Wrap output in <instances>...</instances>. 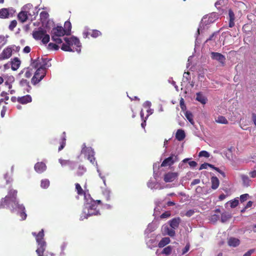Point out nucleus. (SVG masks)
Returning a JSON list of instances; mask_svg holds the SVG:
<instances>
[{"instance_id":"58","label":"nucleus","mask_w":256,"mask_h":256,"mask_svg":"<svg viewBox=\"0 0 256 256\" xmlns=\"http://www.w3.org/2000/svg\"><path fill=\"white\" fill-rule=\"evenodd\" d=\"M180 105L182 110H184L186 108V106L184 105V100L183 98H182L180 100Z\"/></svg>"},{"instance_id":"62","label":"nucleus","mask_w":256,"mask_h":256,"mask_svg":"<svg viewBox=\"0 0 256 256\" xmlns=\"http://www.w3.org/2000/svg\"><path fill=\"white\" fill-rule=\"evenodd\" d=\"M23 51L25 53H29L30 51V48L28 46H26L24 48Z\"/></svg>"},{"instance_id":"20","label":"nucleus","mask_w":256,"mask_h":256,"mask_svg":"<svg viewBox=\"0 0 256 256\" xmlns=\"http://www.w3.org/2000/svg\"><path fill=\"white\" fill-rule=\"evenodd\" d=\"M10 202L12 201L10 198V196H6L4 198L1 199L0 200V208H5L6 206H8Z\"/></svg>"},{"instance_id":"56","label":"nucleus","mask_w":256,"mask_h":256,"mask_svg":"<svg viewBox=\"0 0 256 256\" xmlns=\"http://www.w3.org/2000/svg\"><path fill=\"white\" fill-rule=\"evenodd\" d=\"M90 35V32L88 31H84L82 33V36L84 38H88Z\"/></svg>"},{"instance_id":"57","label":"nucleus","mask_w":256,"mask_h":256,"mask_svg":"<svg viewBox=\"0 0 256 256\" xmlns=\"http://www.w3.org/2000/svg\"><path fill=\"white\" fill-rule=\"evenodd\" d=\"M189 249H190L189 245H188V244L186 245V246L182 250V254H185L186 252H187L188 251Z\"/></svg>"},{"instance_id":"40","label":"nucleus","mask_w":256,"mask_h":256,"mask_svg":"<svg viewBox=\"0 0 256 256\" xmlns=\"http://www.w3.org/2000/svg\"><path fill=\"white\" fill-rule=\"evenodd\" d=\"M102 35V32L96 30H93L90 32V36L94 38H96Z\"/></svg>"},{"instance_id":"17","label":"nucleus","mask_w":256,"mask_h":256,"mask_svg":"<svg viewBox=\"0 0 256 256\" xmlns=\"http://www.w3.org/2000/svg\"><path fill=\"white\" fill-rule=\"evenodd\" d=\"M20 64V61L18 58H14L11 61V68L13 70H17Z\"/></svg>"},{"instance_id":"22","label":"nucleus","mask_w":256,"mask_h":256,"mask_svg":"<svg viewBox=\"0 0 256 256\" xmlns=\"http://www.w3.org/2000/svg\"><path fill=\"white\" fill-rule=\"evenodd\" d=\"M51 66V64L50 62V60L47 58H41V64H40V68L44 70H46V68Z\"/></svg>"},{"instance_id":"19","label":"nucleus","mask_w":256,"mask_h":256,"mask_svg":"<svg viewBox=\"0 0 256 256\" xmlns=\"http://www.w3.org/2000/svg\"><path fill=\"white\" fill-rule=\"evenodd\" d=\"M17 190H10L8 192V194L6 196H9L12 202H14L16 205V198L17 195Z\"/></svg>"},{"instance_id":"18","label":"nucleus","mask_w":256,"mask_h":256,"mask_svg":"<svg viewBox=\"0 0 256 256\" xmlns=\"http://www.w3.org/2000/svg\"><path fill=\"white\" fill-rule=\"evenodd\" d=\"M16 206L20 210V213L21 220H25L26 218L27 215L25 212V208L22 204H18L16 203Z\"/></svg>"},{"instance_id":"2","label":"nucleus","mask_w":256,"mask_h":256,"mask_svg":"<svg viewBox=\"0 0 256 256\" xmlns=\"http://www.w3.org/2000/svg\"><path fill=\"white\" fill-rule=\"evenodd\" d=\"M64 40L66 44H63L61 49L66 52H74V50L78 52L81 51L82 45L78 38L72 36L70 38H65Z\"/></svg>"},{"instance_id":"15","label":"nucleus","mask_w":256,"mask_h":256,"mask_svg":"<svg viewBox=\"0 0 256 256\" xmlns=\"http://www.w3.org/2000/svg\"><path fill=\"white\" fill-rule=\"evenodd\" d=\"M180 221V218H174L169 221V224L170 226L175 230L178 227Z\"/></svg>"},{"instance_id":"21","label":"nucleus","mask_w":256,"mask_h":256,"mask_svg":"<svg viewBox=\"0 0 256 256\" xmlns=\"http://www.w3.org/2000/svg\"><path fill=\"white\" fill-rule=\"evenodd\" d=\"M59 143L60 146L58 148V151L62 150L66 146V132H63L61 138L60 140Z\"/></svg>"},{"instance_id":"32","label":"nucleus","mask_w":256,"mask_h":256,"mask_svg":"<svg viewBox=\"0 0 256 256\" xmlns=\"http://www.w3.org/2000/svg\"><path fill=\"white\" fill-rule=\"evenodd\" d=\"M32 60V62L30 64V66L34 68H40V64H41V59H39L38 58L36 60Z\"/></svg>"},{"instance_id":"49","label":"nucleus","mask_w":256,"mask_h":256,"mask_svg":"<svg viewBox=\"0 0 256 256\" xmlns=\"http://www.w3.org/2000/svg\"><path fill=\"white\" fill-rule=\"evenodd\" d=\"M17 25V22L16 20H12L10 24L9 25L8 28L10 30H13L16 27Z\"/></svg>"},{"instance_id":"30","label":"nucleus","mask_w":256,"mask_h":256,"mask_svg":"<svg viewBox=\"0 0 256 256\" xmlns=\"http://www.w3.org/2000/svg\"><path fill=\"white\" fill-rule=\"evenodd\" d=\"M170 240L169 238H163L159 242L158 246L159 248H163L170 242Z\"/></svg>"},{"instance_id":"24","label":"nucleus","mask_w":256,"mask_h":256,"mask_svg":"<svg viewBox=\"0 0 256 256\" xmlns=\"http://www.w3.org/2000/svg\"><path fill=\"white\" fill-rule=\"evenodd\" d=\"M75 186H76V190L77 192V194L80 196L84 195V200H86L88 198H87V196L86 195V190H83V189L82 188L80 184L78 183H76L75 184Z\"/></svg>"},{"instance_id":"5","label":"nucleus","mask_w":256,"mask_h":256,"mask_svg":"<svg viewBox=\"0 0 256 256\" xmlns=\"http://www.w3.org/2000/svg\"><path fill=\"white\" fill-rule=\"evenodd\" d=\"M46 70L38 68L32 78L31 83L36 85L40 82L46 76Z\"/></svg>"},{"instance_id":"64","label":"nucleus","mask_w":256,"mask_h":256,"mask_svg":"<svg viewBox=\"0 0 256 256\" xmlns=\"http://www.w3.org/2000/svg\"><path fill=\"white\" fill-rule=\"evenodd\" d=\"M252 120L256 126V114L254 113L252 114Z\"/></svg>"},{"instance_id":"11","label":"nucleus","mask_w":256,"mask_h":256,"mask_svg":"<svg viewBox=\"0 0 256 256\" xmlns=\"http://www.w3.org/2000/svg\"><path fill=\"white\" fill-rule=\"evenodd\" d=\"M162 233L164 235H168L171 237H173L176 234L175 230L171 228H170L168 225H164L162 228Z\"/></svg>"},{"instance_id":"16","label":"nucleus","mask_w":256,"mask_h":256,"mask_svg":"<svg viewBox=\"0 0 256 256\" xmlns=\"http://www.w3.org/2000/svg\"><path fill=\"white\" fill-rule=\"evenodd\" d=\"M240 244V240L236 238L230 237L228 240V244L230 246L236 247Z\"/></svg>"},{"instance_id":"1","label":"nucleus","mask_w":256,"mask_h":256,"mask_svg":"<svg viewBox=\"0 0 256 256\" xmlns=\"http://www.w3.org/2000/svg\"><path fill=\"white\" fill-rule=\"evenodd\" d=\"M32 234L36 237L37 243V248L36 252L38 256H48L49 252L46 250L47 244L44 240V230H42L38 234L33 232Z\"/></svg>"},{"instance_id":"4","label":"nucleus","mask_w":256,"mask_h":256,"mask_svg":"<svg viewBox=\"0 0 256 256\" xmlns=\"http://www.w3.org/2000/svg\"><path fill=\"white\" fill-rule=\"evenodd\" d=\"M32 36L36 40L42 39V42L44 44H48L50 39V36L46 34V30L42 28H39L38 30L34 31Z\"/></svg>"},{"instance_id":"55","label":"nucleus","mask_w":256,"mask_h":256,"mask_svg":"<svg viewBox=\"0 0 256 256\" xmlns=\"http://www.w3.org/2000/svg\"><path fill=\"white\" fill-rule=\"evenodd\" d=\"M254 252V249H251L248 250L246 253H245L243 256H250L251 254Z\"/></svg>"},{"instance_id":"10","label":"nucleus","mask_w":256,"mask_h":256,"mask_svg":"<svg viewBox=\"0 0 256 256\" xmlns=\"http://www.w3.org/2000/svg\"><path fill=\"white\" fill-rule=\"evenodd\" d=\"M59 162L62 166H68L70 170H73L76 166V162H72L69 160H64L59 158Z\"/></svg>"},{"instance_id":"35","label":"nucleus","mask_w":256,"mask_h":256,"mask_svg":"<svg viewBox=\"0 0 256 256\" xmlns=\"http://www.w3.org/2000/svg\"><path fill=\"white\" fill-rule=\"evenodd\" d=\"M216 122L217 123L222 124H228V121L226 118L222 116H218L216 119Z\"/></svg>"},{"instance_id":"38","label":"nucleus","mask_w":256,"mask_h":256,"mask_svg":"<svg viewBox=\"0 0 256 256\" xmlns=\"http://www.w3.org/2000/svg\"><path fill=\"white\" fill-rule=\"evenodd\" d=\"M185 116L192 124H194L193 120V115L191 112L189 111H186L185 112Z\"/></svg>"},{"instance_id":"25","label":"nucleus","mask_w":256,"mask_h":256,"mask_svg":"<svg viewBox=\"0 0 256 256\" xmlns=\"http://www.w3.org/2000/svg\"><path fill=\"white\" fill-rule=\"evenodd\" d=\"M228 16H229V24L228 26L230 28H232L234 26V12L231 10H228Z\"/></svg>"},{"instance_id":"27","label":"nucleus","mask_w":256,"mask_h":256,"mask_svg":"<svg viewBox=\"0 0 256 256\" xmlns=\"http://www.w3.org/2000/svg\"><path fill=\"white\" fill-rule=\"evenodd\" d=\"M82 152L86 153L88 157L91 155H94V152L91 148L86 147L85 144H83Z\"/></svg>"},{"instance_id":"9","label":"nucleus","mask_w":256,"mask_h":256,"mask_svg":"<svg viewBox=\"0 0 256 256\" xmlns=\"http://www.w3.org/2000/svg\"><path fill=\"white\" fill-rule=\"evenodd\" d=\"M65 34H66V30L61 26H57L54 28L51 32L52 36H62Z\"/></svg>"},{"instance_id":"28","label":"nucleus","mask_w":256,"mask_h":256,"mask_svg":"<svg viewBox=\"0 0 256 256\" xmlns=\"http://www.w3.org/2000/svg\"><path fill=\"white\" fill-rule=\"evenodd\" d=\"M212 188L213 190L216 189L220 184V182L218 178L216 176H212L211 178Z\"/></svg>"},{"instance_id":"45","label":"nucleus","mask_w":256,"mask_h":256,"mask_svg":"<svg viewBox=\"0 0 256 256\" xmlns=\"http://www.w3.org/2000/svg\"><path fill=\"white\" fill-rule=\"evenodd\" d=\"M48 48L51 50H58L59 48V46L57 45L56 43L54 44L52 42H50L48 44Z\"/></svg>"},{"instance_id":"36","label":"nucleus","mask_w":256,"mask_h":256,"mask_svg":"<svg viewBox=\"0 0 256 256\" xmlns=\"http://www.w3.org/2000/svg\"><path fill=\"white\" fill-rule=\"evenodd\" d=\"M40 20L42 22H44L46 21V20L48 18L49 16V14L48 12H46V11H42L40 13Z\"/></svg>"},{"instance_id":"29","label":"nucleus","mask_w":256,"mask_h":256,"mask_svg":"<svg viewBox=\"0 0 256 256\" xmlns=\"http://www.w3.org/2000/svg\"><path fill=\"white\" fill-rule=\"evenodd\" d=\"M10 15V12L8 8H2L0 10V18H8Z\"/></svg>"},{"instance_id":"39","label":"nucleus","mask_w":256,"mask_h":256,"mask_svg":"<svg viewBox=\"0 0 256 256\" xmlns=\"http://www.w3.org/2000/svg\"><path fill=\"white\" fill-rule=\"evenodd\" d=\"M242 179L243 184L245 186H250V178H248V177L247 176L242 175Z\"/></svg>"},{"instance_id":"31","label":"nucleus","mask_w":256,"mask_h":256,"mask_svg":"<svg viewBox=\"0 0 256 256\" xmlns=\"http://www.w3.org/2000/svg\"><path fill=\"white\" fill-rule=\"evenodd\" d=\"M196 96V100L200 102L202 104H205L206 103V98L204 96H203V94L201 92H197Z\"/></svg>"},{"instance_id":"3","label":"nucleus","mask_w":256,"mask_h":256,"mask_svg":"<svg viewBox=\"0 0 256 256\" xmlns=\"http://www.w3.org/2000/svg\"><path fill=\"white\" fill-rule=\"evenodd\" d=\"M86 200V204L88 208L87 214L89 216L98 215L100 214V208L98 205H102V203L100 200H94L92 198H87Z\"/></svg>"},{"instance_id":"59","label":"nucleus","mask_w":256,"mask_h":256,"mask_svg":"<svg viewBox=\"0 0 256 256\" xmlns=\"http://www.w3.org/2000/svg\"><path fill=\"white\" fill-rule=\"evenodd\" d=\"M200 182V179H194L191 182V186H194L197 184H198Z\"/></svg>"},{"instance_id":"43","label":"nucleus","mask_w":256,"mask_h":256,"mask_svg":"<svg viewBox=\"0 0 256 256\" xmlns=\"http://www.w3.org/2000/svg\"><path fill=\"white\" fill-rule=\"evenodd\" d=\"M50 186V181L47 179L42 180L41 182V186L44 188H48Z\"/></svg>"},{"instance_id":"12","label":"nucleus","mask_w":256,"mask_h":256,"mask_svg":"<svg viewBox=\"0 0 256 256\" xmlns=\"http://www.w3.org/2000/svg\"><path fill=\"white\" fill-rule=\"evenodd\" d=\"M12 49L8 47L4 48L0 54V60H4L10 58L12 54Z\"/></svg>"},{"instance_id":"47","label":"nucleus","mask_w":256,"mask_h":256,"mask_svg":"<svg viewBox=\"0 0 256 256\" xmlns=\"http://www.w3.org/2000/svg\"><path fill=\"white\" fill-rule=\"evenodd\" d=\"M230 206L232 208H234L238 206L239 203V201L237 199H234L233 200H231L230 202Z\"/></svg>"},{"instance_id":"34","label":"nucleus","mask_w":256,"mask_h":256,"mask_svg":"<svg viewBox=\"0 0 256 256\" xmlns=\"http://www.w3.org/2000/svg\"><path fill=\"white\" fill-rule=\"evenodd\" d=\"M232 217L231 214L228 212H224L221 214V221L224 222L230 218Z\"/></svg>"},{"instance_id":"13","label":"nucleus","mask_w":256,"mask_h":256,"mask_svg":"<svg viewBox=\"0 0 256 256\" xmlns=\"http://www.w3.org/2000/svg\"><path fill=\"white\" fill-rule=\"evenodd\" d=\"M46 169V166L43 162H38L34 165L35 170L39 174L43 172Z\"/></svg>"},{"instance_id":"50","label":"nucleus","mask_w":256,"mask_h":256,"mask_svg":"<svg viewBox=\"0 0 256 256\" xmlns=\"http://www.w3.org/2000/svg\"><path fill=\"white\" fill-rule=\"evenodd\" d=\"M198 156L200 157L208 158L210 156V154L206 150H202L200 152Z\"/></svg>"},{"instance_id":"23","label":"nucleus","mask_w":256,"mask_h":256,"mask_svg":"<svg viewBox=\"0 0 256 256\" xmlns=\"http://www.w3.org/2000/svg\"><path fill=\"white\" fill-rule=\"evenodd\" d=\"M18 20L22 22H26L28 18V15L26 12L22 11L18 15Z\"/></svg>"},{"instance_id":"33","label":"nucleus","mask_w":256,"mask_h":256,"mask_svg":"<svg viewBox=\"0 0 256 256\" xmlns=\"http://www.w3.org/2000/svg\"><path fill=\"white\" fill-rule=\"evenodd\" d=\"M66 30V35H69L72 29V24L70 22L66 21L64 22V28Z\"/></svg>"},{"instance_id":"26","label":"nucleus","mask_w":256,"mask_h":256,"mask_svg":"<svg viewBox=\"0 0 256 256\" xmlns=\"http://www.w3.org/2000/svg\"><path fill=\"white\" fill-rule=\"evenodd\" d=\"M186 136L185 132L184 130L181 129H179L177 130L176 134V138L179 141L182 140Z\"/></svg>"},{"instance_id":"48","label":"nucleus","mask_w":256,"mask_h":256,"mask_svg":"<svg viewBox=\"0 0 256 256\" xmlns=\"http://www.w3.org/2000/svg\"><path fill=\"white\" fill-rule=\"evenodd\" d=\"M208 167H210L211 168V167H212V164L207 163V162H204L200 165V166L199 168V170H202L203 169H206V168H208Z\"/></svg>"},{"instance_id":"44","label":"nucleus","mask_w":256,"mask_h":256,"mask_svg":"<svg viewBox=\"0 0 256 256\" xmlns=\"http://www.w3.org/2000/svg\"><path fill=\"white\" fill-rule=\"evenodd\" d=\"M60 36H52V40L54 41L56 44H60L62 43V40L60 38Z\"/></svg>"},{"instance_id":"7","label":"nucleus","mask_w":256,"mask_h":256,"mask_svg":"<svg viewBox=\"0 0 256 256\" xmlns=\"http://www.w3.org/2000/svg\"><path fill=\"white\" fill-rule=\"evenodd\" d=\"M210 55L212 59L218 61L222 66L225 65L226 59L223 54L217 52H212Z\"/></svg>"},{"instance_id":"53","label":"nucleus","mask_w":256,"mask_h":256,"mask_svg":"<svg viewBox=\"0 0 256 256\" xmlns=\"http://www.w3.org/2000/svg\"><path fill=\"white\" fill-rule=\"evenodd\" d=\"M88 159L90 161V162L92 164H96V158L94 156V155H91L88 157Z\"/></svg>"},{"instance_id":"52","label":"nucleus","mask_w":256,"mask_h":256,"mask_svg":"<svg viewBox=\"0 0 256 256\" xmlns=\"http://www.w3.org/2000/svg\"><path fill=\"white\" fill-rule=\"evenodd\" d=\"M249 196L248 194H243L240 196V201L241 202H243L245 201H246Z\"/></svg>"},{"instance_id":"63","label":"nucleus","mask_w":256,"mask_h":256,"mask_svg":"<svg viewBox=\"0 0 256 256\" xmlns=\"http://www.w3.org/2000/svg\"><path fill=\"white\" fill-rule=\"evenodd\" d=\"M249 174H250V176L252 178H256V170H254L252 172H250Z\"/></svg>"},{"instance_id":"42","label":"nucleus","mask_w":256,"mask_h":256,"mask_svg":"<svg viewBox=\"0 0 256 256\" xmlns=\"http://www.w3.org/2000/svg\"><path fill=\"white\" fill-rule=\"evenodd\" d=\"M172 251V247L170 246H168L164 248L162 251V254H165L166 256L170 255Z\"/></svg>"},{"instance_id":"37","label":"nucleus","mask_w":256,"mask_h":256,"mask_svg":"<svg viewBox=\"0 0 256 256\" xmlns=\"http://www.w3.org/2000/svg\"><path fill=\"white\" fill-rule=\"evenodd\" d=\"M86 168H84V166H79L78 168L77 171H76V174L78 176H82V175H83L84 174V173L86 172Z\"/></svg>"},{"instance_id":"54","label":"nucleus","mask_w":256,"mask_h":256,"mask_svg":"<svg viewBox=\"0 0 256 256\" xmlns=\"http://www.w3.org/2000/svg\"><path fill=\"white\" fill-rule=\"evenodd\" d=\"M4 178L6 179L7 184L10 183L12 181L10 176L8 173L4 174Z\"/></svg>"},{"instance_id":"41","label":"nucleus","mask_w":256,"mask_h":256,"mask_svg":"<svg viewBox=\"0 0 256 256\" xmlns=\"http://www.w3.org/2000/svg\"><path fill=\"white\" fill-rule=\"evenodd\" d=\"M29 81L25 78H22L20 81V85L22 86H28V88H30V85Z\"/></svg>"},{"instance_id":"46","label":"nucleus","mask_w":256,"mask_h":256,"mask_svg":"<svg viewBox=\"0 0 256 256\" xmlns=\"http://www.w3.org/2000/svg\"><path fill=\"white\" fill-rule=\"evenodd\" d=\"M32 74V70L30 69L29 68H26V72L24 74L25 78H30Z\"/></svg>"},{"instance_id":"14","label":"nucleus","mask_w":256,"mask_h":256,"mask_svg":"<svg viewBox=\"0 0 256 256\" xmlns=\"http://www.w3.org/2000/svg\"><path fill=\"white\" fill-rule=\"evenodd\" d=\"M17 100L18 103L25 104L30 102L32 101V98L30 95L27 94L22 96L18 97Z\"/></svg>"},{"instance_id":"60","label":"nucleus","mask_w":256,"mask_h":256,"mask_svg":"<svg viewBox=\"0 0 256 256\" xmlns=\"http://www.w3.org/2000/svg\"><path fill=\"white\" fill-rule=\"evenodd\" d=\"M188 164L190 167L192 168L196 167L198 164L195 161H190L188 162Z\"/></svg>"},{"instance_id":"6","label":"nucleus","mask_w":256,"mask_h":256,"mask_svg":"<svg viewBox=\"0 0 256 256\" xmlns=\"http://www.w3.org/2000/svg\"><path fill=\"white\" fill-rule=\"evenodd\" d=\"M178 156L172 154L169 157L164 160L161 164V166L165 167L166 166H171L175 162L178 161Z\"/></svg>"},{"instance_id":"51","label":"nucleus","mask_w":256,"mask_h":256,"mask_svg":"<svg viewBox=\"0 0 256 256\" xmlns=\"http://www.w3.org/2000/svg\"><path fill=\"white\" fill-rule=\"evenodd\" d=\"M171 215L170 212V211H166L162 213L160 216V218H169Z\"/></svg>"},{"instance_id":"8","label":"nucleus","mask_w":256,"mask_h":256,"mask_svg":"<svg viewBox=\"0 0 256 256\" xmlns=\"http://www.w3.org/2000/svg\"><path fill=\"white\" fill-rule=\"evenodd\" d=\"M179 174L177 172H168L164 176V180L166 182H170L177 179Z\"/></svg>"},{"instance_id":"61","label":"nucleus","mask_w":256,"mask_h":256,"mask_svg":"<svg viewBox=\"0 0 256 256\" xmlns=\"http://www.w3.org/2000/svg\"><path fill=\"white\" fill-rule=\"evenodd\" d=\"M194 211L193 210H188L186 214V215L187 216H191L194 214Z\"/></svg>"}]
</instances>
